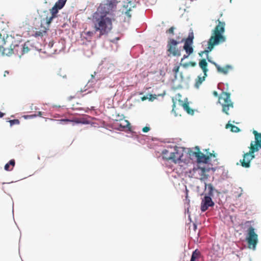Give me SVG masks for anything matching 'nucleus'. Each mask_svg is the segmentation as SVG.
Instances as JSON below:
<instances>
[{
	"mask_svg": "<svg viewBox=\"0 0 261 261\" xmlns=\"http://www.w3.org/2000/svg\"><path fill=\"white\" fill-rule=\"evenodd\" d=\"M96 82V80L94 78V75L92 74L91 75V79L89 81L88 84H89L90 86H92L93 85H94Z\"/></svg>",
	"mask_w": 261,
	"mask_h": 261,
	"instance_id": "obj_32",
	"label": "nucleus"
},
{
	"mask_svg": "<svg viewBox=\"0 0 261 261\" xmlns=\"http://www.w3.org/2000/svg\"><path fill=\"white\" fill-rule=\"evenodd\" d=\"M225 127L226 128H230L232 132L238 133L240 132V129L238 127L229 123V122L226 125Z\"/></svg>",
	"mask_w": 261,
	"mask_h": 261,
	"instance_id": "obj_22",
	"label": "nucleus"
},
{
	"mask_svg": "<svg viewBox=\"0 0 261 261\" xmlns=\"http://www.w3.org/2000/svg\"><path fill=\"white\" fill-rule=\"evenodd\" d=\"M117 0H103L93 15V21L99 36L107 35L112 28V20L110 17L114 15L117 8Z\"/></svg>",
	"mask_w": 261,
	"mask_h": 261,
	"instance_id": "obj_1",
	"label": "nucleus"
},
{
	"mask_svg": "<svg viewBox=\"0 0 261 261\" xmlns=\"http://www.w3.org/2000/svg\"><path fill=\"white\" fill-rule=\"evenodd\" d=\"M57 16L55 15H53V14H51V16H49V17H48V16H46V18H45V19H43L41 21H42V23H43L42 22V21H45V23L47 25H49L51 21L53 20V19L56 17Z\"/></svg>",
	"mask_w": 261,
	"mask_h": 261,
	"instance_id": "obj_27",
	"label": "nucleus"
},
{
	"mask_svg": "<svg viewBox=\"0 0 261 261\" xmlns=\"http://www.w3.org/2000/svg\"><path fill=\"white\" fill-rule=\"evenodd\" d=\"M172 107H173V109H172V111H174V108L175 107V102L173 103Z\"/></svg>",
	"mask_w": 261,
	"mask_h": 261,
	"instance_id": "obj_49",
	"label": "nucleus"
},
{
	"mask_svg": "<svg viewBox=\"0 0 261 261\" xmlns=\"http://www.w3.org/2000/svg\"><path fill=\"white\" fill-rule=\"evenodd\" d=\"M179 66H175L173 68V72L175 73V79H176L177 78V73L179 71Z\"/></svg>",
	"mask_w": 261,
	"mask_h": 261,
	"instance_id": "obj_33",
	"label": "nucleus"
},
{
	"mask_svg": "<svg viewBox=\"0 0 261 261\" xmlns=\"http://www.w3.org/2000/svg\"><path fill=\"white\" fill-rule=\"evenodd\" d=\"M190 261H195L194 260H193V259L191 258L190 259Z\"/></svg>",
	"mask_w": 261,
	"mask_h": 261,
	"instance_id": "obj_58",
	"label": "nucleus"
},
{
	"mask_svg": "<svg viewBox=\"0 0 261 261\" xmlns=\"http://www.w3.org/2000/svg\"><path fill=\"white\" fill-rule=\"evenodd\" d=\"M170 156H172V152H170V153L169 154L167 153V155H163V159L165 160H170V159L169 158V157Z\"/></svg>",
	"mask_w": 261,
	"mask_h": 261,
	"instance_id": "obj_36",
	"label": "nucleus"
},
{
	"mask_svg": "<svg viewBox=\"0 0 261 261\" xmlns=\"http://www.w3.org/2000/svg\"><path fill=\"white\" fill-rule=\"evenodd\" d=\"M38 115L39 116H41V112H38Z\"/></svg>",
	"mask_w": 261,
	"mask_h": 261,
	"instance_id": "obj_55",
	"label": "nucleus"
},
{
	"mask_svg": "<svg viewBox=\"0 0 261 261\" xmlns=\"http://www.w3.org/2000/svg\"><path fill=\"white\" fill-rule=\"evenodd\" d=\"M169 153V151L167 150V149H164L162 150V153L163 154V155H167V153Z\"/></svg>",
	"mask_w": 261,
	"mask_h": 261,
	"instance_id": "obj_43",
	"label": "nucleus"
},
{
	"mask_svg": "<svg viewBox=\"0 0 261 261\" xmlns=\"http://www.w3.org/2000/svg\"><path fill=\"white\" fill-rule=\"evenodd\" d=\"M241 195H242V193H240L239 195H238V197H240L241 196Z\"/></svg>",
	"mask_w": 261,
	"mask_h": 261,
	"instance_id": "obj_56",
	"label": "nucleus"
},
{
	"mask_svg": "<svg viewBox=\"0 0 261 261\" xmlns=\"http://www.w3.org/2000/svg\"><path fill=\"white\" fill-rule=\"evenodd\" d=\"M120 39L119 37H115V38L113 39H111L110 41L114 43H117V41Z\"/></svg>",
	"mask_w": 261,
	"mask_h": 261,
	"instance_id": "obj_40",
	"label": "nucleus"
},
{
	"mask_svg": "<svg viewBox=\"0 0 261 261\" xmlns=\"http://www.w3.org/2000/svg\"><path fill=\"white\" fill-rule=\"evenodd\" d=\"M182 88V86L181 85H178L177 87V89H180V88Z\"/></svg>",
	"mask_w": 261,
	"mask_h": 261,
	"instance_id": "obj_52",
	"label": "nucleus"
},
{
	"mask_svg": "<svg viewBox=\"0 0 261 261\" xmlns=\"http://www.w3.org/2000/svg\"><path fill=\"white\" fill-rule=\"evenodd\" d=\"M200 255L201 254L200 251L197 249H195L193 251L191 258L195 261L196 259L198 258L200 256Z\"/></svg>",
	"mask_w": 261,
	"mask_h": 261,
	"instance_id": "obj_26",
	"label": "nucleus"
},
{
	"mask_svg": "<svg viewBox=\"0 0 261 261\" xmlns=\"http://www.w3.org/2000/svg\"><path fill=\"white\" fill-rule=\"evenodd\" d=\"M130 125V123L128 120H124L123 122L120 123L119 125V127L118 128V130H122L124 128H128V130H130V128L129 127Z\"/></svg>",
	"mask_w": 261,
	"mask_h": 261,
	"instance_id": "obj_21",
	"label": "nucleus"
},
{
	"mask_svg": "<svg viewBox=\"0 0 261 261\" xmlns=\"http://www.w3.org/2000/svg\"><path fill=\"white\" fill-rule=\"evenodd\" d=\"M67 2V0H58L50 10L51 14L57 16L59 10L62 9Z\"/></svg>",
	"mask_w": 261,
	"mask_h": 261,
	"instance_id": "obj_12",
	"label": "nucleus"
},
{
	"mask_svg": "<svg viewBox=\"0 0 261 261\" xmlns=\"http://www.w3.org/2000/svg\"><path fill=\"white\" fill-rule=\"evenodd\" d=\"M209 51L207 49H205L204 51H201V54H205L206 55V57H208Z\"/></svg>",
	"mask_w": 261,
	"mask_h": 261,
	"instance_id": "obj_44",
	"label": "nucleus"
},
{
	"mask_svg": "<svg viewBox=\"0 0 261 261\" xmlns=\"http://www.w3.org/2000/svg\"><path fill=\"white\" fill-rule=\"evenodd\" d=\"M216 170V168L211 167V170H212L213 172H215Z\"/></svg>",
	"mask_w": 261,
	"mask_h": 261,
	"instance_id": "obj_50",
	"label": "nucleus"
},
{
	"mask_svg": "<svg viewBox=\"0 0 261 261\" xmlns=\"http://www.w3.org/2000/svg\"><path fill=\"white\" fill-rule=\"evenodd\" d=\"M254 158V154H252L249 152L245 153L243 154V159L240 161L241 166L244 168H249L250 167V162Z\"/></svg>",
	"mask_w": 261,
	"mask_h": 261,
	"instance_id": "obj_11",
	"label": "nucleus"
},
{
	"mask_svg": "<svg viewBox=\"0 0 261 261\" xmlns=\"http://www.w3.org/2000/svg\"><path fill=\"white\" fill-rule=\"evenodd\" d=\"M196 161L198 164H207L210 162V158L209 156H206V155L200 152V154H199V155L197 156Z\"/></svg>",
	"mask_w": 261,
	"mask_h": 261,
	"instance_id": "obj_19",
	"label": "nucleus"
},
{
	"mask_svg": "<svg viewBox=\"0 0 261 261\" xmlns=\"http://www.w3.org/2000/svg\"><path fill=\"white\" fill-rule=\"evenodd\" d=\"M175 30V28L174 27H171L170 29L167 30L166 33L173 35L174 34V31Z\"/></svg>",
	"mask_w": 261,
	"mask_h": 261,
	"instance_id": "obj_34",
	"label": "nucleus"
},
{
	"mask_svg": "<svg viewBox=\"0 0 261 261\" xmlns=\"http://www.w3.org/2000/svg\"><path fill=\"white\" fill-rule=\"evenodd\" d=\"M194 34L192 31L189 33L187 38H183L181 41H177L173 38H168L167 44V51L174 57H178L181 55V50L176 47L177 45L180 43L184 42L183 49L188 55H191L193 51V47Z\"/></svg>",
	"mask_w": 261,
	"mask_h": 261,
	"instance_id": "obj_2",
	"label": "nucleus"
},
{
	"mask_svg": "<svg viewBox=\"0 0 261 261\" xmlns=\"http://www.w3.org/2000/svg\"><path fill=\"white\" fill-rule=\"evenodd\" d=\"M180 81L181 82H184V77L183 75V74L182 72L180 73Z\"/></svg>",
	"mask_w": 261,
	"mask_h": 261,
	"instance_id": "obj_45",
	"label": "nucleus"
},
{
	"mask_svg": "<svg viewBox=\"0 0 261 261\" xmlns=\"http://www.w3.org/2000/svg\"><path fill=\"white\" fill-rule=\"evenodd\" d=\"M30 45V43L29 42H25L22 44V46H20V50L22 51L21 55H23L25 53L29 52L30 50L29 48V46Z\"/></svg>",
	"mask_w": 261,
	"mask_h": 261,
	"instance_id": "obj_20",
	"label": "nucleus"
},
{
	"mask_svg": "<svg viewBox=\"0 0 261 261\" xmlns=\"http://www.w3.org/2000/svg\"><path fill=\"white\" fill-rule=\"evenodd\" d=\"M54 42L53 41H49V43L47 44V47L49 48H51L54 46Z\"/></svg>",
	"mask_w": 261,
	"mask_h": 261,
	"instance_id": "obj_41",
	"label": "nucleus"
},
{
	"mask_svg": "<svg viewBox=\"0 0 261 261\" xmlns=\"http://www.w3.org/2000/svg\"><path fill=\"white\" fill-rule=\"evenodd\" d=\"M218 21V24L212 31V36L211 37L216 39V42L217 43L218 41L223 43L226 41V37L223 35L225 32V23L224 22L220 21L219 20Z\"/></svg>",
	"mask_w": 261,
	"mask_h": 261,
	"instance_id": "obj_4",
	"label": "nucleus"
},
{
	"mask_svg": "<svg viewBox=\"0 0 261 261\" xmlns=\"http://www.w3.org/2000/svg\"><path fill=\"white\" fill-rule=\"evenodd\" d=\"M185 149V148L184 147L175 146L174 151L172 152V156L169 157L171 161L175 164H179L182 162L186 163V159L183 158Z\"/></svg>",
	"mask_w": 261,
	"mask_h": 261,
	"instance_id": "obj_5",
	"label": "nucleus"
},
{
	"mask_svg": "<svg viewBox=\"0 0 261 261\" xmlns=\"http://www.w3.org/2000/svg\"><path fill=\"white\" fill-rule=\"evenodd\" d=\"M4 116V113L0 111V118H2Z\"/></svg>",
	"mask_w": 261,
	"mask_h": 261,
	"instance_id": "obj_48",
	"label": "nucleus"
},
{
	"mask_svg": "<svg viewBox=\"0 0 261 261\" xmlns=\"http://www.w3.org/2000/svg\"><path fill=\"white\" fill-rule=\"evenodd\" d=\"M216 68L218 72L223 73V74L226 75L228 74L229 70H232L233 67L230 65H226L224 67H221L219 65H216Z\"/></svg>",
	"mask_w": 261,
	"mask_h": 261,
	"instance_id": "obj_15",
	"label": "nucleus"
},
{
	"mask_svg": "<svg viewBox=\"0 0 261 261\" xmlns=\"http://www.w3.org/2000/svg\"><path fill=\"white\" fill-rule=\"evenodd\" d=\"M253 134L255 135V139H256V135H257V134H260V133H258L255 130H254L253 131Z\"/></svg>",
	"mask_w": 261,
	"mask_h": 261,
	"instance_id": "obj_47",
	"label": "nucleus"
},
{
	"mask_svg": "<svg viewBox=\"0 0 261 261\" xmlns=\"http://www.w3.org/2000/svg\"><path fill=\"white\" fill-rule=\"evenodd\" d=\"M247 231L246 240L249 247L254 250L258 243V236L255 232V229L252 226L248 228Z\"/></svg>",
	"mask_w": 261,
	"mask_h": 261,
	"instance_id": "obj_7",
	"label": "nucleus"
},
{
	"mask_svg": "<svg viewBox=\"0 0 261 261\" xmlns=\"http://www.w3.org/2000/svg\"><path fill=\"white\" fill-rule=\"evenodd\" d=\"M72 98H73V97L70 96V98H69V99L70 100V99H71Z\"/></svg>",
	"mask_w": 261,
	"mask_h": 261,
	"instance_id": "obj_57",
	"label": "nucleus"
},
{
	"mask_svg": "<svg viewBox=\"0 0 261 261\" xmlns=\"http://www.w3.org/2000/svg\"><path fill=\"white\" fill-rule=\"evenodd\" d=\"M207 61H208L210 63H212V64L214 65H215V66L216 67V65H219V64H218L216 62H214V61H212L210 58H209V57H207Z\"/></svg>",
	"mask_w": 261,
	"mask_h": 261,
	"instance_id": "obj_39",
	"label": "nucleus"
},
{
	"mask_svg": "<svg viewBox=\"0 0 261 261\" xmlns=\"http://www.w3.org/2000/svg\"><path fill=\"white\" fill-rule=\"evenodd\" d=\"M196 65L197 63L195 62L190 61L187 63H180V65L182 66L185 69L188 68L190 66L192 67H195L196 66Z\"/></svg>",
	"mask_w": 261,
	"mask_h": 261,
	"instance_id": "obj_24",
	"label": "nucleus"
},
{
	"mask_svg": "<svg viewBox=\"0 0 261 261\" xmlns=\"http://www.w3.org/2000/svg\"><path fill=\"white\" fill-rule=\"evenodd\" d=\"M197 226L195 223L193 224V229L195 230L197 229Z\"/></svg>",
	"mask_w": 261,
	"mask_h": 261,
	"instance_id": "obj_46",
	"label": "nucleus"
},
{
	"mask_svg": "<svg viewBox=\"0 0 261 261\" xmlns=\"http://www.w3.org/2000/svg\"><path fill=\"white\" fill-rule=\"evenodd\" d=\"M9 74V71H5V73H4V76H6V74Z\"/></svg>",
	"mask_w": 261,
	"mask_h": 261,
	"instance_id": "obj_51",
	"label": "nucleus"
},
{
	"mask_svg": "<svg viewBox=\"0 0 261 261\" xmlns=\"http://www.w3.org/2000/svg\"><path fill=\"white\" fill-rule=\"evenodd\" d=\"M179 103L180 105H181L183 107L184 110L185 111H186L189 114H190L192 115H194V111L193 109H192L190 108V107L189 106V103L188 101L187 98H186L185 99L184 101H183L182 100H179Z\"/></svg>",
	"mask_w": 261,
	"mask_h": 261,
	"instance_id": "obj_14",
	"label": "nucleus"
},
{
	"mask_svg": "<svg viewBox=\"0 0 261 261\" xmlns=\"http://www.w3.org/2000/svg\"><path fill=\"white\" fill-rule=\"evenodd\" d=\"M128 1V3L127 5H128V7H131L132 8H134L135 7V5L134 4V3L133 2H132V1H130L129 0H127Z\"/></svg>",
	"mask_w": 261,
	"mask_h": 261,
	"instance_id": "obj_37",
	"label": "nucleus"
},
{
	"mask_svg": "<svg viewBox=\"0 0 261 261\" xmlns=\"http://www.w3.org/2000/svg\"><path fill=\"white\" fill-rule=\"evenodd\" d=\"M189 56H190V55H188V54H187V55H184V56L182 57V58H181V59L180 63H182L183 61H184L185 59H186L188 58V57H189Z\"/></svg>",
	"mask_w": 261,
	"mask_h": 261,
	"instance_id": "obj_42",
	"label": "nucleus"
},
{
	"mask_svg": "<svg viewBox=\"0 0 261 261\" xmlns=\"http://www.w3.org/2000/svg\"><path fill=\"white\" fill-rule=\"evenodd\" d=\"M216 39H214L213 37H210V38L208 40V46L206 48V49L208 50V51H212L213 49L215 46L217 45L220 43H222V42L218 41L217 43L216 42Z\"/></svg>",
	"mask_w": 261,
	"mask_h": 261,
	"instance_id": "obj_18",
	"label": "nucleus"
},
{
	"mask_svg": "<svg viewBox=\"0 0 261 261\" xmlns=\"http://www.w3.org/2000/svg\"><path fill=\"white\" fill-rule=\"evenodd\" d=\"M213 94H214V95L215 96H217L218 95V93H217V92L216 91H214V93H213Z\"/></svg>",
	"mask_w": 261,
	"mask_h": 261,
	"instance_id": "obj_53",
	"label": "nucleus"
},
{
	"mask_svg": "<svg viewBox=\"0 0 261 261\" xmlns=\"http://www.w3.org/2000/svg\"><path fill=\"white\" fill-rule=\"evenodd\" d=\"M62 122H74L76 124H89V121L88 120H85L84 118H75L73 120H69L68 119H64L61 120Z\"/></svg>",
	"mask_w": 261,
	"mask_h": 261,
	"instance_id": "obj_17",
	"label": "nucleus"
},
{
	"mask_svg": "<svg viewBox=\"0 0 261 261\" xmlns=\"http://www.w3.org/2000/svg\"><path fill=\"white\" fill-rule=\"evenodd\" d=\"M5 44V41L4 38H2V35L0 34V51L3 48V46Z\"/></svg>",
	"mask_w": 261,
	"mask_h": 261,
	"instance_id": "obj_31",
	"label": "nucleus"
},
{
	"mask_svg": "<svg viewBox=\"0 0 261 261\" xmlns=\"http://www.w3.org/2000/svg\"><path fill=\"white\" fill-rule=\"evenodd\" d=\"M150 129V128L149 126H146L145 127L142 128V132L143 133H147Z\"/></svg>",
	"mask_w": 261,
	"mask_h": 261,
	"instance_id": "obj_38",
	"label": "nucleus"
},
{
	"mask_svg": "<svg viewBox=\"0 0 261 261\" xmlns=\"http://www.w3.org/2000/svg\"><path fill=\"white\" fill-rule=\"evenodd\" d=\"M156 98V95L155 94L152 95V94H149V97H143L142 98V100H144L146 99H148L149 101H152L154 99Z\"/></svg>",
	"mask_w": 261,
	"mask_h": 261,
	"instance_id": "obj_29",
	"label": "nucleus"
},
{
	"mask_svg": "<svg viewBox=\"0 0 261 261\" xmlns=\"http://www.w3.org/2000/svg\"><path fill=\"white\" fill-rule=\"evenodd\" d=\"M123 7L125 8V11L124 10H122V13H124L128 17V18H130L132 16L131 14L130 13V12L132 11L131 7H128V5H124Z\"/></svg>",
	"mask_w": 261,
	"mask_h": 261,
	"instance_id": "obj_25",
	"label": "nucleus"
},
{
	"mask_svg": "<svg viewBox=\"0 0 261 261\" xmlns=\"http://www.w3.org/2000/svg\"><path fill=\"white\" fill-rule=\"evenodd\" d=\"M219 103L222 106V111L227 115L230 108H233V103L230 99V94L227 92H222L219 97Z\"/></svg>",
	"mask_w": 261,
	"mask_h": 261,
	"instance_id": "obj_3",
	"label": "nucleus"
},
{
	"mask_svg": "<svg viewBox=\"0 0 261 261\" xmlns=\"http://www.w3.org/2000/svg\"><path fill=\"white\" fill-rule=\"evenodd\" d=\"M205 190H207V193L204 196H209L212 198L214 196V192H217V190L215 189L212 184L205 183Z\"/></svg>",
	"mask_w": 261,
	"mask_h": 261,
	"instance_id": "obj_16",
	"label": "nucleus"
},
{
	"mask_svg": "<svg viewBox=\"0 0 261 261\" xmlns=\"http://www.w3.org/2000/svg\"><path fill=\"white\" fill-rule=\"evenodd\" d=\"M9 122L10 123V126H12V125L14 124H19L20 121L18 119H13L10 120L9 121Z\"/></svg>",
	"mask_w": 261,
	"mask_h": 261,
	"instance_id": "obj_30",
	"label": "nucleus"
},
{
	"mask_svg": "<svg viewBox=\"0 0 261 261\" xmlns=\"http://www.w3.org/2000/svg\"><path fill=\"white\" fill-rule=\"evenodd\" d=\"M215 203L213 201L212 198L209 196H204L201 202L200 210L202 212H204L210 207H213Z\"/></svg>",
	"mask_w": 261,
	"mask_h": 261,
	"instance_id": "obj_9",
	"label": "nucleus"
},
{
	"mask_svg": "<svg viewBox=\"0 0 261 261\" xmlns=\"http://www.w3.org/2000/svg\"><path fill=\"white\" fill-rule=\"evenodd\" d=\"M198 169L201 170L202 175H205V173L208 172L211 170V167L205 166L199 167Z\"/></svg>",
	"mask_w": 261,
	"mask_h": 261,
	"instance_id": "obj_28",
	"label": "nucleus"
},
{
	"mask_svg": "<svg viewBox=\"0 0 261 261\" xmlns=\"http://www.w3.org/2000/svg\"><path fill=\"white\" fill-rule=\"evenodd\" d=\"M46 33V31H36L35 33V37H40V36H43V34H45Z\"/></svg>",
	"mask_w": 261,
	"mask_h": 261,
	"instance_id": "obj_35",
	"label": "nucleus"
},
{
	"mask_svg": "<svg viewBox=\"0 0 261 261\" xmlns=\"http://www.w3.org/2000/svg\"><path fill=\"white\" fill-rule=\"evenodd\" d=\"M15 164V160L14 159H12V160H10L9 161V162L7 163L5 165L4 169L6 171H11V170H12V168H11V169L10 168V166L14 167Z\"/></svg>",
	"mask_w": 261,
	"mask_h": 261,
	"instance_id": "obj_23",
	"label": "nucleus"
},
{
	"mask_svg": "<svg viewBox=\"0 0 261 261\" xmlns=\"http://www.w3.org/2000/svg\"><path fill=\"white\" fill-rule=\"evenodd\" d=\"M195 149L197 150V151H193L190 148H185L184 152L187 153V155L188 158H189L190 160H193L194 159H196L197 156L200 154V150L198 146L195 147Z\"/></svg>",
	"mask_w": 261,
	"mask_h": 261,
	"instance_id": "obj_13",
	"label": "nucleus"
},
{
	"mask_svg": "<svg viewBox=\"0 0 261 261\" xmlns=\"http://www.w3.org/2000/svg\"><path fill=\"white\" fill-rule=\"evenodd\" d=\"M21 42H18L15 41L10 45L9 48H3L2 54L8 56H10L12 54H17L20 58L23 55H21L22 51L20 50V46H22V44H20Z\"/></svg>",
	"mask_w": 261,
	"mask_h": 261,
	"instance_id": "obj_8",
	"label": "nucleus"
},
{
	"mask_svg": "<svg viewBox=\"0 0 261 261\" xmlns=\"http://www.w3.org/2000/svg\"><path fill=\"white\" fill-rule=\"evenodd\" d=\"M207 65V63L205 59L201 60L199 63V66L203 72V76H201V75H199L196 79L195 87L197 89H199L201 84L205 81L206 77L207 76V73L208 71Z\"/></svg>",
	"mask_w": 261,
	"mask_h": 261,
	"instance_id": "obj_6",
	"label": "nucleus"
},
{
	"mask_svg": "<svg viewBox=\"0 0 261 261\" xmlns=\"http://www.w3.org/2000/svg\"><path fill=\"white\" fill-rule=\"evenodd\" d=\"M203 54H201V51L200 53H199V56H200V57H202V55H203Z\"/></svg>",
	"mask_w": 261,
	"mask_h": 261,
	"instance_id": "obj_54",
	"label": "nucleus"
},
{
	"mask_svg": "<svg viewBox=\"0 0 261 261\" xmlns=\"http://www.w3.org/2000/svg\"><path fill=\"white\" fill-rule=\"evenodd\" d=\"M250 148V152L254 154V152L257 151L259 148H261V134L256 135V140L255 142H251Z\"/></svg>",
	"mask_w": 261,
	"mask_h": 261,
	"instance_id": "obj_10",
	"label": "nucleus"
}]
</instances>
